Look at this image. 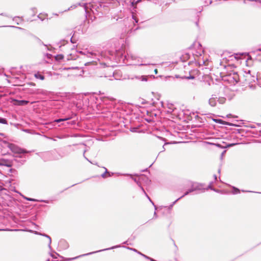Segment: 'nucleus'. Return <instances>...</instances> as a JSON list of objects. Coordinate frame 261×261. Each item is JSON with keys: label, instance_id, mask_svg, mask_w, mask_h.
Listing matches in <instances>:
<instances>
[{"label": "nucleus", "instance_id": "15", "mask_svg": "<svg viewBox=\"0 0 261 261\" xmlns=\"http://www.w3.org/2000/svg\"><path fill=\"white\" fill-rule=\"evenodd\" d=\"M259 50H261V48H259Z\"/></svg>", "mask_w": 261, "mask_h": 261}, {"label": "nucleus", "instance_id": "4", "mask_svg": "<svg viewBox=\"0 0 261 261\" xmlns=\"http://www.w3.org/2000/svg\"><path fill=\"white\" fill-rule=\"evenodd\" d=\"M226 100V98L223 97H219L218 100L219 103L220 104H224V103H225Z\"/></svg>", "mask_w": 261, "mask_h": 261}, {"label": "nucleus", "instance_id": "10", "mask_svg": "<svg viewBox=\"0 0 261 261\" xmlns=\"http://www.w3.org/2000/svg\"><path fill=\"white\" fill-rule=\"evenodd\" d=\"M68 120V119H59L55 120V122H60L62 121Z\"/></svg>", "mask_w": 261, "mask_h": 261}, {"label": "nucleus", "instance_id": "8", "mask_svg": "<svg viewBox=\"0 0 261 261\" xmlns=\"http://www.w3.org/2000/svg\"><path fill=\"white\" fill-rule=\"evenodd\" d=\"M0 123L3 124H7V121L6 119L0 118Z\"/></svg>", "mask_w": 261, "mask_h": 261}, {"label": "nucleus", "instance_id": "3", "mask_svg": "<svg viewBox=\"0 0 261 261\" xmlns=\"http://www.w3.org/2000/svg\"><path fill=\"white\" fill-rule=\"evenodd\" d=\"M209 103L212 107H215L217 105V100L215 98L212 97L209 99Z\"/></svg>", "mask_w": 261, "mask_h": 261}, {"label": "nucleus", "instance_id": "1", "mask_svg": "<svg viewBox=\"0 0 261 261\" xmlns=\"http://www.w3.org/2000/svg\"><path fill=\"white\" fill-rule=\"evenodd\" d=\"M9 148L14 153H21V150L20 148H18L16 145L10 144L9 145Z\"/></svg>", "mask_w": 261, "mask_h": 261}, {"label": "nucleus", "instance_id": "13", "mask_svg": "<svg viewBox=\"0 0 261 261\" xmlns=\"http://www.w3.org/2000/svg\"><path fill=\"white\" fill-rule=\"evenodd\" d=\"M154 72H155L156 74L158 73V70H157V69H155L154 70Z\"/></svg>", "mask_w": 261, "mask_h": 261}, {"label": "nucleus", "instance_id": "9", "mask_svg": "<svg viewBox=\"0 0 261 261\" xmlns=\"http://www.w3.org/2000/svg\"><path fill=\"white\" fill-rule=\"evenodd\" d=\"M64 58V56L62 55H57L56 57V59L58 60H62Z\"/></svg>", "mask_w": 261, "mask_h": 261}, {"label": "nucleus", "instance_id": "7", "mask_svg": "<svg viewBox=\"0 0 261 261\" xmlns=\"http://www.w3.org/2000/svg\"><path fill=\"white\" fill-rule=\"evenodd\" d=\"M181 77L183 79H194V76L191 75H190L189 76L183 75L181 76Z\"/></svg>", "mask_w": 261, "mask_h": 261}, {"label": "nucleus", "instance_id": "2", "mask_svg": "<svg viewBox=\"0 0 261 261\" xmlns=\"http://www.w3.org/2000/svg\"><path fill=\"white\" fill-rule=\"evenodd\" d=\"M13 103L16 106H24L26 105L29 103L28 101L27 100H19L16 99L12 100Z\"/></svg>", "mask_w": 261, "mask_h": 261}, {"label": "nucleus", "instance_id": "17", "mask_svg": "<svg viewBox=\"0 0 261 261\" xmlns=\"http://www.w3.org/2000/svg\"><path fill=\"white\" fill-rule=\"evenodd\" d=\"M260 45H261V43H260Z\"/></svg>", "mask_w": 261, "mask_h": 261}, {"label": "nucleus", "instance_id": "11", "mask_svg": "<svg viewBox=\"0 0 261 261\" xmlns=\"http://www.w3.org/2000/svg\"><path fill=\"white\" fill-rule=\"evenodd\" d=\"M2 164H4V163H2ZM5 165L7 166V167H11L12 166V164L11 163H7V164H5Z\"/></svg>", "mask_w": 261, "mask_h": 261}, {"label": "nucleus", "instance_id": "6", "mask_svg": "<svg viewBox=\"0 0 261 261\" xmlns=\"http://www.w3.org/2000/svg\"><path fill=\"white\" fill-rule=\"evenodd\" d=\"M35 77L37 79H39L41 80H44V76L43 75H41L39 73H36L35 74Z\"/></svg>", "mask_w": 261, "mask_h": 261}, {"label": "nucleus", "instance_id": "12", "mask_svg": "<svg viewBox=\"0 0 261 261\" xmlns=\"http://www.w3.org/2000/svg\"><path fill=\"white\" fill-rule=\"evenodd\" d=\"M137 2L135 3L134 2H133L132 3V6H133V7H135V6H136V4H137Z\"/></svg>", "mask_w": 261, "mask_h": 261}, {"label": "nucleus", "instance_id": "5", "mask_svg": "<svg viewBox=\"0 0 261 261\" xmlns=\"http://www.w3.org/2000/svg\"><path fill=\"white\" fill-rule=\"evenodd\" d=\"M232 78L234 80L236 83H238L239 81V77L237 73H233Z\"/></svg>", "mask_w": 261, "mask_h": 261}, {"label": "nucleus", "instance_id": "14", "mask_svg": "<svg viewBox=\"0 0 261 261\" xmlns=\"http://www.w3.org/2000/svg\"><path fill=\"white\" fill-rule=\"evenodd\" d=\"M30 85L32 86H35V84L33 83H30Z\"/></svg>", "mask_w": 261, "mask_h": 261}, {"label": "nucleus", "instance_id": "16", "mask_svg": "<svg viewBox=\"0 0 261 261\" xmlns=\"http://www.w3.org/2000/svg\"><path fill=\"white\" fill-rule=\"evenodd\" d=\"M0 230H2V229H0Z\"/></svg>", "mask_w": 261, "mask_h": 261}]
</instances>
